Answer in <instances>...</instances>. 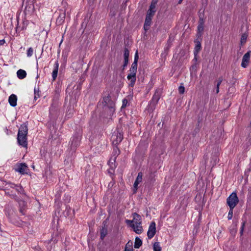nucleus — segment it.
<instances>
[{"label":"nucleus","instance_id":"obj_1","mask_svg":"<svg viewBox=\"0 0 251 251\" xmlns=\"http://www.w3.org/2000/svg\"><path fill=\"white\" fill-rule=\"evenodd\" d=\"M102 103L104 110L108 113L110 116H112L115 110L114 101L111 100L109 96H108L103 98Z\"/></svg>","mask_w":251,"mask_h":251},{"label":"nucleus","instance_id":"obj_2","mask_svg":"<svg viewBox=\"0 0 251 251\" xmlns=\"http://www.w3.org/2000/svg\"><path fill=\"white\" fill-rule=\"evenodd\" d=\"M137 69V65L132 63L131 66L129 69V73L127 76L128 80L130 81L128 86L130 87H133L136 80V73Z\"/></svg>","mask_w":251,"mask_h":251},{"label":"nucleus","instance_id":"obj_3","mask_svg":"<svg viewBox=\"0 0 251 251\" xmlns=\"http://www.w3.org/2000/svg\"><path fill=\"white\" fill-rule=\"evenodd\" d=\"M239 201L236 192H232L226 199V203L229 207L234 208Z\"/></svg>","mask_w":251,"mask_h":251},{"label":"nucleus","instance_id":"obj_4","mask_svg":"<svg viewBox=\"0 0 251 251\" xmlns=\"http://www.w3.org/2000/svg\"><path fill=\"white\" fill-rule=\"evenodd\" d=\"M160 97V91L156 90L155 92L150 104L148 105V109L150 111H153L158 102Z\"/></svg>","mask_w":251,"mask_h":251},{"label":"nucleus","instance_id":"obj_5","mask_svg":"<svg viewBox=\"0 0 251 251\" xmlns=\"http://www.w3.org/2000/svg\"><path fill=\"white\" fill-rule=\"evenodd\" d=\"M81 140V136L78 134L74 135L71 139L70 148L72 150H75V149L80 145Z\"/></svg>","mask_w":251,"mask_h":251},{"label":"nucleus","instance_id":"obj_6","mask_svg":"<svg viewBox=\"0 0 251 251\" xmlns=\"http://www.w3.org/2000/svg\"><path fill=\"white\" fill-rule=\"evenodd\" d=\"M111 139L113 141V143L116 145L123 140V135L121 131L119 129H118L116 132H115L111 137Z\"/></svg>","mask_w":251,"mask_h":251},{"label":"nucleus","instance_id":"obj_7","mask_svg":"<svg viewBox=\"0 0 251 251\" xmlns=\"http://www.w3.org/2000/svg\"><path fill=\"white\" fill-rule=\"evenodd\" d=\"M133 219L132 220H126V223L127 225H130L133 224H142V218L141 216L137 214V213H134L132 214Z\"/></svg>","mask_w":251,"mask_h":251},{"label":"nucleus","instance_id":"obj_8","mask_svg":"<svg viewBox=\"0 0 251 251\" xmlns=\"http://www.w3.org/2000/svg\"><path fill=\"white\" fill-rule=\"evenodd\" d=\"M15 171L19 172L22 175L27 174L28 171V168L25 163L17 164L15 168Z\"/></svg>","mask_w":251,"mask_h":251},{"label":"nucleus","instance_id":"obj_9","mask_svg":"<svg viewBox=\"0 0 251 251\" xmlns=\"http://www.w3.org/2000/svg\"><path fill=\"white\" fill-rule=\"evenodd\" d=\"M156 233V224L154 222H152L149 226L148 231L147 232L148 238L149 239H151L154 236Z\"/></svg>","mask_w":251,"mask_h":251},{"label":"nucleus","instance_id":"obj_10","mask_svg":"<svg viewBox=\"0 0 251 251\" xmlns=\"http://www.w3.org/2000/svg\"><path fill=\"white\" fill-rule=\"evenodd\" d=\"M17 141L20 145L23 147H27V135H18Z\"/></svg>","mask_w":251,"mask_h":251},{"label":"nucleus","instance_id":"obj_11","mask_svg":"<svg viewBox=\"0 0 251 251\" xmlns=\"http://www.w3.org/2000/svg\"><path fill=\"white\" fill-rule=\"evenodd\" d=\"M251 52V51L250 50L248 51L243 57L241 66L244 68H246L249 64Z\"/></svg>","mask_w":251,"mask_h":251},{"label":"nucleus","instance_id":"obj_12","mask_svg":"<svg viewBox=\"0 0 251 251\" xmlns=\"http://www.w3.org/2000/svg\"><path fill=\"white\" fill-rule=\"evenodd\" d=\"M143 174L142 172H139L136 177V179L134 183V190L133 193H135L137 192L138 189V184L142 181Z\"/></svg>","mask_w":251,"mask_h":251},{"label":"nucleus","instance_id":"obj_13","mask_svg":"<svg viewBox=\"0 0 251 251\" xmlns=\"http://www.w3.org/2000/svg\"><path fill=\"white\" fill-rule=\"evenodd\" d=\"M129 56V50H128L127 48H125L124 54V62L122 66L123 70H124L125 69V68L127 66V65L128 63Z\"/></svg>","mask_w":251,"mask_h":251},{"label":"nucleus","instance_id":"obj_14","mask_svg":"<svg viewBox=\"0 0 251 251\" xmlns=\"http://www.w3.org/2000/svg\"><path fill=\"white\" fill-rule=\"evenodd\" d=\"M129 226L133 228V231L137 234H141L143 231L142 224H140V225L138 224H133Z\"/></svg>","mask_w":251,"mask_h":251},{"label":"nucleus","instance_id":"obj_15","mask_svg":"<svg viewBox=\"0 0 251 251\" xmlns=\"http://www.w3.org/2000/svg\"><path fill=\"white\" fill-rule=\"evenodd\" d=\"M66 17V13L65 10H61L58 16V18L56 19V24L57 25H61L64 22V20Z\"/></svg>","mask_w":251,"mask_h":251},{"label":"nucleus","instance_id":"obj_16","mask_svg":"<svg viewBox=\"0 0 251 251\" xmlns=\"http://www.w3.org/2000/svg\"><path fill=\"white\" fill-rule=\"evenodd\" d=\"M28 132L27 126L25 123L21 125L19 128L18 135H27Z\"/></svg>","mask_w":251,"mask_h":251},{"label":"nucleus","instance_id":"obj_17","mask_svg":"<svg viewBox=\"0 0 251 251\" xmlns=\"http://www.w3.org/2000/svg\"><path fill=\"white\" fill-rule=\"evenodd\" d=\"M58 68H59V62L57 60L55 61V62L54 63L53 70L52 73V80H53V81H54L56 79V77L57 76Z\"/></svg>","mask_w":251,"mask_h":251},{"label":"nucleus","instance_id":"obj_18","mask_svg":"<svg viewBox=\"0 0 251 251\" xmlns=\"http://www.w3.org/2000/svg\"><path fill=\"white\" fill-rule=\"evenodd\" d=\"M153 16L147 15L145 24L144 25V28L145 30L147 31L149 29L151 23V20Z\"/></svg>","mask_w":251,"mask_h":251},{"label":"nucleus","instance_id":"obj_19","mask_svg":"<svg viewBox=\"0 0 251 251\" xmlns=\"http://www.w3.org/2000/svg\"><path fill=\"white\" fill-rule=\"evenodd\" d=\"M17 97L14 94L11 95L8 98V101L10 105L12 107H15L17 105Z\"/></svg>","mask_w":251,"mask_h":251},{"label":"nucleus","instance_id":"obj_20","mask_svg":"<svg viewBox=\"0 0 251 251\" xmlns=\"http://www.w3.org/2000/svg\"><path fill=\"white\" fill-rule=\"evenodd\" d=\"M17 77L19 79H24V78H25L26 77V73L25 70L20 69L17 71Z\"/></svg>","mask_w":251,"mask_h":251},{"label":"nucleus","instance_id":"obj_21","mask_svg":"<svg viewBox=\"0 0 251 251\" xmlns=\"http://www.w3.org/2000/svg\"><path fill=\"white\" fill-rule=\"evenodd\" d=\"M142 245V241L138 237L135 239L134 247L135 249H139Z\"/></svg>","mask_w":251,"mask_h":251},{"label":"nucleus","instance_id":"obj_22","mask_svg":"<svg viewBox=\"0 0 251 251\" xmlns=\"http://www.w3.org/2000/svg\"><path fill=\"white\" fill-rule=\"evenodd\" d=\"M155 6H154L153 5H150V8H149V10H148L147 15L153 16L154 15V13L155 12Z\"/></svg>","mask_w":251,"mask_h":251},{"label":"nucleus","instance_id":"obj_23","mask_svg":"<svg viewBox=\"0 0 251 251\" xmlns=\"http://www.w3.org/2000/svg\"><path fill=\"white\" fill-rule=\"evenodd\" d=\"M153 251H161V247L159 242H155L153 245Z\"/></svg>","mask_w":251,"mask_h":251},{"label":"nucleus","instance_id":"obj_24","mask_svg":"<svg viewBox=\"0 0 251 251\" xmlns=\"http://www.w3.org/2000/svg\"><path fill=\"white\" fill-rule=\"evenodd\" d=\"M40 90H39V87L38 86L37 87H35L34 88V100H36L37 99L40 98Z\"/></svg>","mask_w":251,"mask_h":251},{"label":"nucleus","instance_id":"obj_25","mask_svg":"<svg viewBox=\"0 0 251 251\" xmlns=\"http://www.w3.org/2000/svg\"><path fill=\"white\" fill-rule=\"evenodd\" d=\"M100 239L103 240L107 234V230L106 228L103 227L100 230Z\"/></svg>","mask_w":251,"mask_h":251},{"label":"nucleus","instance_id":"obj_26","mask_svg":"<svg viewBox=\"0 0 251 251\" xmlns=\"http://www.w3.org/2000/svg\"><path fill=\"white\" fill-rule=\"evenodd\" d=\"M248 36V35L247 33H244L242 35L240 41V43L242 45L246 42Z\"/></svg>","mask_w":251,"mask_h":251},{"label":"nucleus","instance_id":"obj_27","mask_svg":"<svg viewBox=\"0 0 251 251\" xmlns=\"http://www.w3.org/2000/svg\"><path fill=\"white\" fill-rule=\"evenodd\" d=\"M201 49V44L200 42L197 43L196 45L195 50H194V54L196 56L197 54L199 53Z\"/></svg>","mask_w":251,"mask_h":251},{"label":"nucleus","instance_id":"obj_28","mask_svg":"<svg viewBox=\"0 0 251 251\" xmlns=\"http://www.w3.org/2000/svg\"><path fill=\"white\" fill-rule=\"evenodd\" d=\"M5 183V186H6V189H8L9 188H11L13 189H15V187H16L17 184H15L14 183H11L10 182H4Z\"/></svg>","mask_w":251,"mask_h":251},{"label":"nucleus","instance_id":"obj_29","mask_svg":"<svg viewBox=\"0 0 251 251\" xmlns=\"http://www.w3.org/2000/svg\"><path fill=\"white\" fill-rule=\"evenodd\" d=\"M15 189L17 192L20 194H24V190L21 186L17 185Z\"/></svg>","mask_w":251,"mask_h":251},{"label":"nucleus","instance_id":"obj_30","mask_svg":"<svg viewBox=\"0 0 251 251\" xmlns=\"http://www.w3.org/2000/svg\"><path fill=\"white\" fill-rule=\"evenodd\" d=\"M120 152V151L118 149H114V151L113 152V155L114 156V157L113 159V160L114 162L115 161L116 158L119 154Z\"/></svg>","mask_w":251,"mask_h":251},{"label":"nucleus","instance_id":"obj_31","mask_svg":"<svg viewBox=\"0 0 251 251\" xmlns=\"http://www.w3.org/2000/svg\"><path fill=\"white\" fill-rule=\"evenodd\" d=\"M19 205L20 206H22L23 207L22 208H20V212H21L23 214H24V207L25 206V201H21L20 202H19Z\"/></svg>","mask_w":251,"mask_h":251},{"label":"nucleus","instance_id":"obj_32","mask_svg":"<svg viewBox=\"0 0 251 251\" xmlns=\"http://www.w3.org/2000/svg\"><path fill=\"white\" fill-rule=\"evenodd\" d=\"M234 208L229 207V210L228 213L227 219L228 220H231L233 217V210Z\"/></svg>","mask_w":251,"mask_h":251},{"label":"nucleus","instance_id":"obj_33","mask_svg":"<svg viewBox=\"0 0 251 251\" xmlns=\"http://www.w3.org/2000/svg\"><path fill=\"white\" fill-rule=\"evenodd\" d=\"M33 49L31 47L28 48V50H27V56L31 57L33 55Z\"/></svg>","mask_w":251,"mask_h":251},{"label":"nucleus","instance_id":"obj_34","mask_svg":"<svg viewBox=\"0 0 251 251\" xmlns=\"http://www.w3.org/2000/svg\"><path fill=\"white\" fill-rule=\"evenodd\" d=\"M138 59H139L138 53V51H136V52H135V55H134V61L132 63H134L135 64L137 65Z\"/></svg>","mask_w":251,"mask_h":251},{"label":"nucleus","instance_id":"obj_35","mask_svg":"<svg viewBox=\"0 0 251 251\" xmlns=\"http://www.w3.org/2000/svg\"><path fill=\"white\" fill-rule=\"evenodd\" d=\"M125 249H133L132 248V242L131 241H128L125 247Z\"/></svg>","mask_w":251,"mask_h":251},{"label":"nucleus","instance_id":"obj_36","mask_svg":"<svg viewBox=\"0 0 251 251\" xmlns=\"http://www.w3.org/2000/svg\"><path fill=\"white\" fill-rule=\"evenodd\" d=\"M178 91L180 94H183L185 91L184 87L183 86H180L178 88Z\"/></svg>","mask_w":251,"mask_h":251},{"label":"nucleus","instance_id":"obj_37","mask_svg":"<svg viewBox=\"0 0 251 251\" xmlns=\"http://www.w3.org/2000/svg\"><path fill=\"white\" fill-rule=\"evenodd\" d=\"M198 30L199 33H200L201 32H202L203 31V26L202 23L198 25Z\"/></svg>","mask_w":251,"mask_h":251},{"label":"nucleus","instance_id":"obj_38","mask_svg":"<svg viewBox=\"0 0 251 251\" xmlns=\"http://www.w3.org/2000/svg\"><path fill=\"white\" fill-rule=\"evenodd\" d=\"M5 194L7 196H8L9 197L12 199H15L16 197V196L15 195L11 194L9 192H5Z\"/></svg>","mask_w":251,"mask_h":251},{"label":"nucleus","instance_id":"obj_39","mask_svg":"<svg viewBox=\"0 0 251 251\" xmlns=\"http://www.w3.org/2000/svg\"><path fill=\"white\" fill-rule=\"evenodd\" d=\"M128 102V101L126 99H124L123 100V103H122V108H124V107H126V105H127V103Z\"/></svg>","mask_w":251,"mask_h":251},{"label":"nucleus","instance_id":"obj_40","mask_svg":"<svg viewBox=\"0 0 251 251\" xmlns=\"http://www.w3.org/2000/svg\"><path fill=\"white\" fill-rule=\"evenodd\" d=\"M223 77H220L218 78V80H217V84L216 85H219L220 86L222 82L223 81Z\"/></svg>","mask_w":251,"mask_h":251},{"label":"nucleus","instance_id":"obj_41","mask_svg":"<svg viewBox=\"0 0 251 251\" xmlns=\"http://www.w3.org/2000/svg\"><path fill=\"white\" fill-rule=\"evenodd\" d=\"M55 106H54L53 104H51V106L50 108V112L51 113L52 111L55 110Z\"/></svg>","mask_w":251,"mask_h":251},{"label":"nucleus","instance_id":"obj_42","mask_svg":"<svg viewBox=\"0 0 251 251\" xmlns=\"http://www.w3.org/2000/svg\"><path fill=\"white\" fill-rule=\"evenodd\" d=\"M244 226H245V223L244 222L242 224V226L241 227V229H240V233H241V234H242L243 233Z\"/></svg>","mask_w":251,"mask_h":251},{"label":"nucleus","instance_id":"obj_43","mask_svg":"<svg viewBox=\"0 0 251 251\" xmlns=\"http://www.w3.org/2000/svg\"><path fill=\"white\" fill-rule=\"evenodd\" d=\"M157 2V0H152L151 5H153L155 6V7Z\"/></svg>","mask_w":251,"mask_h":251},{"label":"nucleus","instance_id":"obj_44","mask_svg":"<svg viewBox=\"0 0 251 251\" xmlns=\"http://www.w3.org/2000/svg\"><path fill=\"white\" fill-rule=\"evenodd\" d=\"M219 85H216V93L218 94L219 92Z\"/></svg>","mask_w":251,"mask_h":251},{"label":"nucleus","instance_id":"obj_45","mask_svg":"<svg viewBox=\"0 0 251 251\" xmlns=\"http://www.w3.org/2000/svg\"><path fill=\"white\" fill-rule=\"evenodd\" d=\"M5 43V41L4 39L0 40V46L3 45Z\"/></svg>","mask_w":251,"mask_h":251},{"label":"nucleus","instance_id":"obj_46","mask_svg":"<svg viewBox=\"0 0 251 251\" xmlns=\"http://www.w3.org/2000/svg\"><path fill=\"white\" fill-rule=\"evenodd\" d=\"M217 160H218V159H217V157L215 156L214 157V164H216V162L217 161Z\"/></svg>","mask_w":251,"mask_h":251},{"label":"nucleus","instance_id":"obj_47","mask_svg":"<svg viewBox=\"0 0 251 251\" xmlns=\"http://www.w3.org/2000/svg\"><path fill=\"white\" fill-rule=\"evenodd\" d=\"M125 251H134L133 249H125Z\"/></svg>","mask_w":251,"mask_h":251},{"label":"nucleus","instance_id":"obj_48","mask_svg":"<svg viewBox=\"0 0 251 251\" xmlns=\"http://www.w3.org/2000/svg\"><path fill=\"white\" fill-rule=\"evenodd\" d=\"M182 0H179V1H178V4H180V3L182 2Z\"/></svg>","mask_w":251,"mask_h":251}]
</instances>
